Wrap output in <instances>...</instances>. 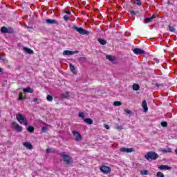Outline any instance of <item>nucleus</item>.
Masks as SVG:
<instances>
[{"label": "nucleus", "instance_id": "1", "mask_svg": "<svg viewBox=\"0 0 177 177\" xmlns=\"http://www.w3.org/2000/svg\"><path fill=\"white\" fill-rule=\"evenodd\" d=\"M59 156L63 158V160L65 162L66 167H70L73 162V158L69 155H67L66 152H62L59 153Z\"/></svg>", "mask_w": 177, "mask_h": 177}, {"label": "nucleus", "instance_id": "2", "mask_svg": "<svg viewBox=\"0 0 177 177\" xmlns=\"http://www.w3.org/2000/svg\"><path fill=\"white\" fill-rule=\"evenodd\" d=\"M145 158L147 160V161H154L158 158V154L156 153L155 151H149L147 153L145 156Z\"/></svg>", "mask_w": 177, "mask_h": 177}, {"label": "nucleus", "instance_id": "3", "mask_svg": "<svg viewBox=\"0 0 177 177\" xmlns=\"http://www.w3.org/2000/svg\"><path fill=\"white\" fill-rule=\"evenodd\" d=\"M16 118L18 122H19V124H21V125H25V127H27V125H28V121L27 120V118H26L22 114H17Z\"/></svg>", "mask_w": 177, "mask_h": 177}, {"label": "nucleus", "instance_id": "4", "mask_svg": "<svg viewBox=\"0 0 177 177\" xmlns=\"http://www.w3.org/2000/svg\"><path fill=\"white\" fill-rule=\"evenodd\" d=\"M73 30L77 31V32H79V34H81V35H89V34H91V32H89V30H86L81 27L78 28L77 26H73Z\"/></svg>", "mask_w": 177, "mask_h": 177}, {"label": "nucleus", "instance_id": "5", "mask_svg": "<svg viewBox=\"0 0 177 177\" xmlns=\"http://www.w3.org/2000/svg\"><path fill=\"white\" fill-rule=\"evenodd\" d=\"M100 171H101V172H102V174L107 175V174H110L111 172V168L109 166L102 165L100 168Z\"/></svg>", "mask_w": 177, "mask_h": 177}, {"label": "nucleus", "instance_id": "6", "mask_svg": "<svg viewBox=\"0 0 177 177\" xmlns=\"http://www.w3.org/2000/svg\"><path fill=\"white\" fill-rule=\"evenodd\" d=\"M72 133L75 137V140L76 142H81V140H82V136H81V133H80V132L73 131Z\"/></svg>", "mask_w": 177, "mask_h": 177}, {"label": "nucleus", "instance_id": "7", "mask_svg": "<svg viewBox=\"0 0 177 177\" xmlns=\"http://www.w3.org/2000/svg\"><path fill=\"white\" fill-rule=\"evenodd\" d=\"M11 127L14 128L17 132H21L23 131V127L20 126L17 122H12L11 124Z\"/></svg>", "mask_w": 177, "mask_h": 177}, {"label": "nucleus", "instance_id": "8", "mask_svg": "<svg viewBox=\"0 0 177 177\" xmlns=\"http://www.w3.org/2000/svg\"><path fill=\"white\" fill-rule=\"evenodd\" d=\"M75 53H78V51H70L68 50H66L63 52L64 56H72V55H75Z\"/></svg>", "mask_w": 177, "mask_h": 177}, {"label": "nucleus", "instance_id": "9", "mask_svg": "<svg viewBox=\"0 0 177 177\" xmlns=\"http://www.w3.org/2000/svg\"><path fill=\"white\" fill-rule=\"evenodd\" d=\"M132 51L135 55H143V53H145V50L137 48L132 49Z\"/></svg>", "mask_w": 177, "mask_h": 177}, {"label": "nucleus", "instance_id": "10", "mask_svg": "<svg viewBox=\"0 0 177 177\" xmlns=\"http://www.w3.org/2000/svg\"><path fill=\"white\" fill-rule=\"evenodd\" d=\"M23 146H24V147H26V149H28L29 150H32V149H34V147L30 142H24Z\"/></svg>", "mask_w": 177, "mask_h": 177}, {"label": "nucleus", "instance_id": "11", "mask_svg": "<svg viewBox=\"0 0 177 177\" xmlns=\"http://www.w3.org/2000/svg\"><path fill=\"white\" fill-rule=\"evenodd\" d=\"M120 150V151H122V153H132V152H133V148L122 147Z\"/></svg>", "mask_w": 177, "mask_h": 177}, {"label": "nucleus", "instance_id": "12", "mask_svg": "<svg viewBox=\"0 0 177 177\" xmlns=\"http://www.w3.org/2000/svg\"><path fill=\"white\" fill-rule=\"evenodd\" d=\"M142 107L144 109L145 113H147V111H149V108L147 107V102H146V100L142 101Z\"/></svg>", "mask_w": 177, "mask_h": 177}, {"label": "nucleus", "instance_id": "13", "mask_svg": "<svg viewBox=\"0 0 177 177\" xmlns=\"http://www.w3.org/2000/svg\"><path fill=\"white\" fill-rule=\"evenodd\" d=\"M24 51L28 55H34V50H31V48L24 47Z\"/></svg>", "mask_w": 177, "mask_h": 177}, {"label": "nucleus", "instance_id": "14", "mask_svg": "<svg viewBox=\"0 0 177 177\" xmlns=\"http://www.w3.org/2000/svg\"><path fill=\"white\" fill-rule=\"evenodd\" d=\"M158 168L162 171H167L168 169H171V167L168 165H160Z\"/></svg>", "mask_w": 177, "mask_h": 177}, {"label": "nucleus", "instance_id": "15", "mask_svg": "<svg viewBox=\"0 0 177 177\" xmlns=\"http://www.w3.org/2000/svg\"><path fill=\"white\" fill-rule=\"evenodd\" d=\"M46 23L48 24H59V22L55 19H46Z\"/></svg>", "mask_w": 177, "mask_h": 177}, {"label": "nucleus", "instance_id": "16", "mask_svg": "<svg viewBox=\"0 0 177 177\" xmlns=\"http://www.w3.org/2000/svg\"><path fill=\"white\" fill-rule=\"evenodd\" d=\"M155 18H156L155 16H152V17H149V18H145V24H147L149 23H151L153 21V19H155Z\"/></svg>", "mask_w": 177, "mask_h": 177}, {"label": "nucleus", "instance_id": "17", "mask_svg": "<svg viewBox=\"0 0 177 177\" xmlns=\"http://www.w3.org/2000/svg\"><path fill=\"white\" fill-rule=\"evenodd\" d=\"M24 93H34V90L30 87H27L24 88Z\"/></svg>", "mask_w": 177, "mask_h": 177}, {"label": "nucleus", "instance_id": "18", "mask_svg": "<svg viewBox=\"0 0 177 177\" xmlns=\"http://www.w3.org/2000/svg\"><path fill=\"white\" fill-rule=\"evenodd\" d=\"M70 70L73 74H77V70L75 69V66L73 65V64H69Z\"/></svg>", "mask_w": 177, "mask_h": 177}, {"label": "nucleus", "instance_id": "19", "mask_svg": "<svg viewBox=\"0 0 177 177\" xmlns=\"http://www.w3.org/2000/svg\"><path fill=\"white\" fill-rule=\"evenodd\" d=\"M84 122H86V124H88V125H92V124H93V120H92L91 118H84Z\"/></svg>", "mask_w": 177, "mask_h": 177}, {"label": "nucleus", "instance_id": "20", "mask_svg": "<svg viewBox=\"0 0 177 177\" xmlns=\"http://www.w3.org/2000/svg\"><path fill=\"white\" fill-rule=\"evenodd\" d=\"M160 151L162 153H172V150H171V148H168L167 149H165L164 148L160 149Z\"/></svg>", "mask_w": 177, "mask_h": 177}, {"label": "nucleus", "instance_id": "21", "mask_svg": "<svg viewBox=\"0 0 177 177\" xmlns=\"http://www.w3.org/2000/svg\"><path fill=\"white\" fill-rule=\"evenodd\" d=\"M124 113L125 114H127V115H133L134 113L132 112V111L129 110V109H124Z\"/></svg>", "mask_w": 177, "mask_h": 177}, {"label": "nucleus", "instance_id": "22", "mask_svg": "<svg viewBox=\"0 0 177 177\" xmlns=\"http://www.w3.org/2000/svg\"><path fill=\"white\" fill-rule=\"evenodd\" d=\"M98 42H100L101 45H106V44H107V41L102 38H98Z\"/></svg>", "mask_w": 177, "mask_h": 177}, {"label": "nucleus", "instance_id": "23", "mask_svg": "<svg viewBox=\"0 0 177 177\" xmlns=\"http://www.w3.org/2000/svg\"><path fill=\"white\" fill-rule=\"evenodd\" d=\"M28 132H30V133H33L35 129L32 126H28L27 129Z\"/></svg>", "mask_w": 177, "mask_h": 177}, {"label": "nucleus", "instance_id": "24", "mask_svg": "<svg viewBox=\"0 0 177 177\" xmlns=\"http://www.w3.org/2000/svg\"><path fill=\"white\" fill-rule=\"evenodd\" d=\"M139 89H140V86H139V84H133V91H139Z\"/></svg>", "mask_w": 177, "mask_h": 177}, {"label": "nucleus", "instance_id": "25", "mask_svg": "<svg viewBox=\"0 0 177 177\" xmlns=\"http://www.w3.org/2000/svg\"><path fill=\"white\" fill-rule=\"evenodd\" d=\"M1 31L3 34H8V28H6V26H3L1 28Z\"/></svg>", "mask_w": 177, "mask_h": 177}, {"label": "nucleus", "instance_id": "26", "mask_svg": "<svg viewBox=\"0 0 177 177\" xmlns=\"http://www.w3.org/2000/svg\"><path fill=\"white\" fill-rule=\"evenodd\" d=\"M77 60L80 62V63H84V62H86V57H82L77 59Z\"/></svg>", "mask_w": 177, "mask_h": 177}, {"label": "nucleus", "instance_id": "27", "mask_svg": "<svg viewBox=\"0 0 177 177\" xmlns=\"http://www.w3.org/2000/svg\"><path fill=\"white\" fill-rule=\"evenodd\" d=\"M113 106H122V103L120 101H115L113 102Z\"/></svg>", "mask_w": 177, "mask_h": 177}, {"label": "nucleus", "instance_id": "28", "mask_svg": "<svg viewBox=\"0 0 177 177\" xmlns=\"http://www.w3.org/2000/svg\"><path fill=\"white\" fill-rule=\"evenodd\" d=\"M79 118H82V120H85V114L82 112L79 113Z\"/></svg>", "mask_w": 177, "mask_h": 177}, {"label": "nucleus", "instance_id": "29", "mask_svg": "<svg viewBox=\"0 0 177 177\" xmlns=\"http://www.w3.org/2000/svg\"><path fill=\"white\" fill-rule=\"evenodd\" d=\"M13 32H15V30L12 28L7 29V34H12Z\"/></svg>", "mask_w": 177, "mask_h": 177}, {"label": "nucleus", "instance_id": "30", "mask_svg": "<svg viewBox=\"0 0 177 177\" xmlns=\"http://www.w3.org/2000/svg\"><path fill=\"white\" fill-rule=\"evenodd\" d=\"M48 102H53V97L50 95H48L46 97Z\"/></svg>", "mask_w": 177, "mask_h": 177}, {"label": "nucleus", "instance_id": "31", "mask_svg": "<svg viewBox=\"0 0 177 177\" xmlns=\"http://www.w3.org/2000/svg\"><path fill=\"white\" fill-rule=\"evenodd\" d=\"M169 31H170V32H175V31H176V29H175L174 27L169 26Z\"/></svg>", "mask_w": 177, "mask_h": 177}, {"label": "nucleus", "instance_id": "32", "mask_svg": "<svg viewBox=\"0 0 177 177\" xmlns=\"http://www.w3.org/2000/svg\"><path fill=\"white\" fill-rule=\"evenodd\" d=\"M160 125L161 127H163V128H167V127H168V123L164 121L160 123Z\"/></svg>", "mask_w": 177, "mask_h": 177}, {"label": "nucleus", "instance_id": "33", "mask_svg": "<svg viewBox=\"0 0 177 177\" xmlns=\"http://www.w3.org/2000/svg\"><path fill=\"white\" fill-rule=\"evenodd\" d=\"M155 86H156V88L164 87V84H162V83H156Z\"/></svg>", "mask_w": 177, "mask_h": 177}, {"label": "nucleus", "instance_id": "34", "mask_svg": "<svg viewBox=\"0 0 177 177\" xmlns=\"http://www.w3.org/2000/svg\"><path fill=\"white\" fill-rule=\"evenodd\" d=\"M140 174H141V175H149V171L148 170H141Z\"/></svg>", "mask_w": 177, "mask_h": 177}, {"label": "nucleus", "instance_id": "35", "mask_svg": "<svg viewBox=\"0 0 177 177\" xmlns=\"http://www.w3.org/2000/svg\"><path fill=\"white\" fill-rule=\"evenodd\" d=\"M156 177H165V176H164V173L158 171L156 174Z\"/></svg>", "mask_w": 177, "mask_h": 177}, {"label": "nucleus", "instance_id": "36", "mask_svg": "<svg viewBox=\"0 0 177 177\" xmlns=\"http://www.w3.org/2000/svg\"><path fill=\"white\" fill-rule=\"evenodd\" d=\"M24 99H26V97H23V93H20L18 100H24Z\"/></svg>", "mask_w": 177, "mask_h": 177}, {"label": "nucleus", "instance_id": "37", "mask_svg": "<svg viewBox=\"0 0 177 177\" xmlns=\"http://www.w3.org/2000/svg\"><path fill=\"white\" fill-rule=\"evenodd\" d=\"M106 59H107V60H109L110 62H113L114 60L113 59V57H111V55H106Z\"/></svg>", "mask_w": 177, "mask_h": 177}, {"label": "nucleus", "instance_id": "38", "mask_svg": "<svg viewBox=\"0 0 177 177\" xmlns=\"http://www.w3.org/2000/svg\"><path fill=\"white\" fill-rule=\"evenodd\" d=\"M135 4L138 5V6H140V5H142V1H140V0H136Z\"/></svg>", "mask_w": 177, "mask_h": 177}, {"label": "nucleus", "instance_id": "39", "mask_svg": "<svg viewBox=\"0 0 177 177\" xmlns=\"http://www.w3.org/2000/svg\"><path fill=\"white\" fill-rule=\"evenodd\" d=\"M63 19L65 20V21H68L70 20V17H68L67 15H64Z\"/></svg>", "mask_w": 177, "mask_h": 177}, {"label": "nucleus", "instance_id": "40", "mask_svg": "<svg viewBox=\"0 0 177 177\" xmlns=\"http://www.w3.org/2000/svg\"><path fill=\"white\" fill-rule=\"evenodd\" d=\"M46 131H48V127H43L41 128V132L45 133V132H46Z\"/></svg>", "mask_w": 177, "mask_h": 177}, {"label": "nucleus", "instance_id": "41", "mask_svg": "<svg viewBox=\"0 0 177 177\" xmlns=\"http://www.w3.org/2000/svg\"><path fill=\"white\" fill-rule=\"evenodd\" d=\"M115 129L121 131V130L124 129V128L122 127V126H116Z\"/></svg>", "mask_w": 177, "mask_h": 177}, {"label": "nucleus", "instance_id": "42", "mask_svg": "<svg viewBox=\"0 0 177 177\" xmlns=\"http://www.w3.org/2000/svg\"><path fill=\"white\" fill-rule=\"evenodd\" d=\"M130 15H131V16H135V15H136V12H135L133 10H131Z\"/></svg>", "mask_w": 177, "mask_h": 177}, {"label": "nucleus", "instance_id": "43", "mask_svg": "<svg viewBox=\"0 0 177 177\" xmlns=\"http://www.w3.org/2000/svg\"><path fill=\"white\" fill-rule=\"evenodd\" d=\"M104 127L106 128V129H110V126H109L108 124H106Z\"/></svg>", "mask_w": 177, "mask_h": 177}, {"label": "nucleus", "instance_id": "44", "mask_svg": "<svg viewBox=\"0 0 177 177\" xmlns=\"http://www.w3.org/2000/svg\"><path fill=\"white\" fill-rule=\"evenodd\" d=\"M46 151L47 153H50V149L48 148Z\"/></svg>", "mask_w": 177, "mask_h": 177}, {"label": "nucleus", "instance_id": "45", "mask_svg": "<svg viewBox=\"0 0 177 177\" xmlns=\"http://www.w3.org/2000/svg\"><path fill=\"white\" fill-rule=\"evenodd\" d=\"M65 13H66V15H71V12L70 11H66Z\"/></svg>", "mask_w": 177, "mask_h": 177}, {"label": "nucleus", "instance_id": "46", "mask_svg": "<svg viewBox=\"0 0 177 177\" xmlns=\"http://www.w3.org/2000/svg\"><path fill=\"white\" fill-rule=\"evenodd\" d=\"M33 102H38V98H34V99H33Z\"/></svg>", "mask_w": 177, "mask_h": 177}, {"label": "nucleus", "instance_id": "47", "mask_svg": "<svg viewBox=\"0 0 177 177\" xmlns=\"http://www.w3.org/2000/svg\"><path fill=\"white\" fill-rule=\"evenodd\" d=\"M3 70L2 68H0V73H2Z\"/></svg>", "mask_w": 177, "mask_h": 177}, {"label": "nucleus", "instance_id": "48", "mask_svg": "<svg viewBox=\"0 0 177 177\" xmlns=\"http://www.w3.org/2000/svg\"><path fill=\"white\" fill-rule=\"evenodd\" d=\"M175 153H176V154L177 155V149H176Z\"/></svg>", "mask_w": 177, "mask_h": 177}, {"label": "nucleus", "instance_id": "49", "mask_svg": "<svg viewBox=\"0 0 177 177\" xmlns=\"http://www.w3.org/2000/svg\"><path fill=\"white\" fill-rule=\"evenodd\" d=\"M156 63H158V59H156Z\"/></svg>", "mask_w": 177, "mask_h": 177}, {"label": "nucleus", "instance_id": "50", "mask_svg": "<svg viewBox=\"0 0 177 177\" xmlns=\"http://www.w3.org/2000/svg\"><path fill=\"white\" fill-rule=\"evenodd\" d=\"M0 60H2V57H0Z\"/></svg>", "mask_w": 177, "mask_h": 177}]
</instances>
